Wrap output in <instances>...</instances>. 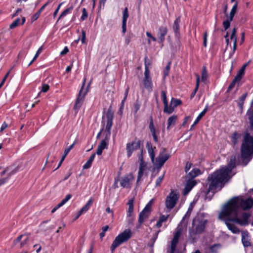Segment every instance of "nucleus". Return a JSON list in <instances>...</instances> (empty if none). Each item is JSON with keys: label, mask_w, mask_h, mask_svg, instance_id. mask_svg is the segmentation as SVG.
Instances as JSON below:
<instances>
[{"label": "nucleus", "mask_w": 253, "mask_h": 253, "mask_svg": "<svg viewBox=\"0 0 253 253\" xmlns=\"http://www.w3.org/2000/svg\"><path fill=\"white\" fill-rule=\"evenodd\" d=\"M131 235L130 230L126 229L124 230L116 237L111 246V250L114 251L121 244L127 242L131 238Z\"/></svg>", "instance_id": "nucleus-6"}, {"label": "nucleus", "mask_w": 253, "mask_h": 253, "mask_svg": "<svg viewBox=\"0 0 253 253\" xmlns=\"http://www.w3.org/2000/svg\"><path fill=\"white\" fill-rule=\"evenodd\" d=\"M140 107V103L138 102H136L134 104V108L135 111V113H137V111L139 110Z\"/></svg>", "instance_id": "nucleus-62"}, {"label": "nucleus", "mask_w": 253, "mask_h": 253, "mask_svg": "<svg viewBox=\"0 0 253 253\" xmlns=\"http://www.w3.org/2000/svg\"><path fill=\"white\" fill-rule=\"evenodd\" d=\"M143 149H141L140 151V153L138 155V159L140 161L139 164H146L143 160Z\"/></svg>", "instance_id": "nucleus-51"}, {"label": "nucleus", "mask_w": 253, "mask_h": 253, "mask_svg": "<svg viewBox=\"0 0 253 253\" xmlns=\"http://www.w3.org/2000/svg\"><path fill=\"white\" fill-rule=\"evenodd\" d=\"M29 241V236L27 234H22L19 236L13 241V244L16 245L19 243V248L21 249L26 246Z\"/></svg>", "instance_id": "nucleus-16"}, {"label": "nucleus", "mask_w": 253, "mask_h": 253, "mask_svg": "<svg viewBox=\"0 0 253 253\" xmlns=\"http://www.w3.org/2000/svg\"><path fill=\"white\" fill-rule=\"evenodd\" d=\"M237 82L238 81L237 80H235V79H234V80L232 81V82H231V83L228 87L227 90L228 92H229L235 86V85Z\"/></svg>", "instance_id": "nucleus-53"}, {"label": "nucleus", "mask_w": 253, "mask_h": 253, "mask_svg": "<svg viewBox=\"0 0 253 253\" xmlns=\"http://www.w3.org/2000/svg\"><path fill=\"white\" fill-rule=\"evenodd\" d=\"M151 134H152V135L154 138V140L155 141V142H158V138L157 136V134H156V129L155 128H154V129H151L150 130Z\"/></svg>", "instance_id": "nucleus-49"}, {"label": "nucleus", "mask_w": 253, "mask_h": 253, "mask_svg": "<svg viewBox=\"0 0 253 253\" xmlns=\"http://www.w3.org/2000/svg\"><path fill=\"white\" fill-rule=\"evenodd\" d=\"M180 17H177L174 21L172 28L176 36L179 34V24L180 23Z\"/></svg>", "instance_id": "nucleus-26"}, {"label": "nucleus", "mask_w": 253, "mask_h": 253, "mask_svg": "<svg viewBox=\"0 0 253 253\" xmlns=\"http://www.w3.org/2000/svg\"><path fill=\"white\" fill-rule=\"evenodd\" d=\"M85 40H86V33H85V32L84 30H82V31L81 41H82V43L83 44H84V43H86Z\"/></svg>", "instance_id": "nucleus-55"}, {"label": "nucleus", "mask_w": 253, "mask_h": 253, "mask_svg": "<svg viewBox=\"0 0 253 253\" xmlns=\"http://www.w3.org/2000/svg\"><path fill=\"white\" fill-rule=\"evenodd\" d=\"M196 86L192 92H194L195 94L196 93L199 87V84L200 82V77L198 74H196Z\"/></svg>", "instance_id": "nucleus-42"}, {"label": "nucleus", "mask_w": 253, "mask_h": 253, "mask_svg": "<svg viewBox=\"0 0 253 253\" xmlns=\"http://www.w3.org/2000/svg\"><path fill=\"white\" fill-rule=\"evenodd\" d=\"M12 172L8 173V176L6 178H3L0 179V186L5 183V182L9 179L10 176L13 174Z\"/></svg>", "instance_id": "nucleus-47"}, {"label": "nucleus", "mask_w": 253, "mask_h": 253, "mask_svg": "<svg viewBox=\"0 0 253 253\" xmlns=\"http://www.w3.org/2000/svg\"><path fill=\"white\" fill-rule=\"evenodd\" d=\"M182 103L181 101L179 99L172 98L170 101V106L167 105V111H164V112L168 114H171L174 110V108Z\"/></svg>", "instance_id": "nucleus-17"}, {"label": "nucleus", "mask_w": 253, "mask_h": 253, "mask_svg": "<svg viewBox=\"0 0 253 253\" xmlns=\"http://www.w3.org/2000/svg\"><path fill=\"white\" fill-rule=\"evenodd\" d=\"M109 227L108 225H106L102 227V232L99 234V236L101 239H102L105 236L107 231L109 229Z\"/></svg>", "instance_id": "nucleus-43"}, {"label": "nucleus", "mask_w": 253, "mask_h": 253, "mask_svg": "<svg viewBox=\"0 0 253 253\" xmlns=\"http://www.w3.org/2000/svg\"><path fill=\"white\" fill-rule=\"evenodd\" d=\"M134 177L132 174H127L121 178L120 185L123 188H130L131 182L134 180Z\"/></svg>", "instance_id": "nucleus-14"}, {"label": "nucleus", "mask_w": 253, "mask_h": 253, "mask_svg": "<svg viewBox=\"0 0 253 253\" xmlns=\"http://www.w3.org/2000/svg\"><path fill=\"white\" fill-rule=\"evenodd\" d=\"M128 12L127 7H126L123 11L122 20V32L125 34L126 31V21L128 17Z\"/></svg>", "instance_id": "nucleus-21"}, {"label": "nucleus", "mask_w": 253, "mask_h": 253, "mask_svg": "<svg viewBox=\"0 0 253 253\" xmlns=\"http://www.w3.org/2000/svg\"><path fill=\"white\" fill-rule=\"evenodd\" d=\"M242 242L244 246L245 247H248L251 245L249 240V233L247 231L242 232Z\"/></svg>", "instance_id": "nucleus-25"}, {"label": "nucleus", "mask_w": 253, "mask_h": 253, "mask_svg": "<svg viewBox=\"0 0 253 253\" xmlns=\"http://www.w3.org/2000/svg\"><path fill=\"white\" fill-rule=\"evenodd\" d=\"M200 174V170L198 169H194L188 173L186 176L187 179H193V178Z\"/></svg>", "instance_id": "nucleus-27"}, {"label": "nucleus", "mask_w": 253, "mask_h": 253, "mask_svg": "<svg viewBox=\"0 0 253 253\" xmlns=\"http://www.w3.org/2000/svg\"><path fill=\"white\" fill-rule=\"evenodd\" d=\"M119 181V178H116L114 180V182L113 184L112 187L113 189H116L118 188V182Z\"/></svg>", "instance_id": "nucleus-61"}, {"label": "nucleus", "mask_w": 253, "mask_h": 253, "mask_svg": "<svg viewBox=\"0 0 253 253\" xmlns=\"http://www.w3.org/2000/svg\"><path fill=\"white\" fill-rule=\"evenodd\" d=\"M178 198V192L176 190L171 189L170 193L166 199L165 205L168 210L166 212H169L175 206Z\"/></svg>", "instance_id": "nucleus-7"}, {"label": "nucleus", "mask_w": 253, "mask_h": 253, "mask_svg": "<svg viewBox=\"0 0 253 253\" xmlns=\"http://www.w3.org/2000/svg\"><path fill=\"white\" fill-rule=\"evenodd\" d=\"M241 151L242 159L251 160L250 157L253 153V137L248 132L244 135Z\"/></svg>", "instance_id": "nucleus-5"}, {"label": "nucleus", "mask_w": 253, "mask_h": 253, "mask_svg": "<svg viewBox=\"0 0 253 253\" xmlns=\"http://www.w3.org/2000/svg\"><path fill=\"white\" fill-rule=\"evenodd\" d=\"M76 143V142L74 141L72 145H71L68 148L65 149L64 151V153H65V155H67V154L69 153L71 150L74 147Z\"/></svg>", "instance_id": "nucleus-54"}, {"label": "nucleus", "mask_w": 253, "mask_h": 253, "mask_svg": "<svg viewBox=\"0 0 253 253\" xmlns=\"http://www.w3.org/2000/svg\"><path fill=\"white\" fill-rule=\"evenodd\" d=\"M253 206V199L249 198L244 200L239 197H234L229 200L223 206L222 214L230 215L233 216L232 220L241 226H247L249 224V219L251 215L241 211L240 208L246 210L250 209Z\"/></svg>", "instance_id": "nucleus-1"}, {"label": "nucleus", "mask_w": 253, "mask_h": 253, "mask_svg": "<svg viewBox=\"0 0 253 253\" xmlns=\"http://www.w3.org/2000/svg\"><path fill=\"white\" fill-rule=\"evenodd\" d=\"M208 220L201 215L196 216L192 221V226L189 229V238L195 242L199 235L204 233Z\"/></svg>", "instance_id": "nucleus-3"}, {"label": "nucleus", "mask_w": 253, "mask_h": 253, "mask_svg": "<svg viewBox=\"0 0 253 253\" xmlns=\"http://www.w3.org/2000/svg\"><path fill=\"white\" fill-rule=\"evenodd\" d=\"M42 50V46H41L37 50V51L35 56L34 57L33 59H32V60L29 64V65H28L29 66H30L34 62V61L38 58V57L39 56V54H40V53L41 52Z\"/></svg>", "instance_id": "nucleus-44"}, {"label": "nucleus", "mask_w": 253, "mask_h": 253, "mask_svg": "<svg viewBox=\"0 0 253 253\" xmlns=\"http://www.w3.org/2000/svg\"><path fill=\"white\" fill-rule=\"evenodd\" d=\"M93 200L90 198L84 206L79 211L76 219L78 218L84 212L87 211L90 208V206L92 204Z\"/></svg>", "instance_id": "nucleus-23"}, {"label": "nucleus", "mask_w": 253, "mask_h": 253, "mask_svg": "<svg viewBox=\"0 0 253 253\" xmlns=\"http://www.w3.org/2000/svg\"><path fill=\"white\" fill-rule=\"evenodd\" d=\"M177 119V116L176 115H172L170 117L168 120V126L167 129H169L170 127L172 126H174L176 120Z\"/></svg>", "instance_id": "nucleus-31"}, {"label": "nucleus", "mask_w": 253, "mask_h": 253, "mask_svg": "<svg viewBox=\"0 0 253 253\" xmlns=\"http://www.w3.org/2000/svg\"><path fill=\"white\" fill-rule=\"evenodd\" d=\"M95 157V154H92L91 156L89 157L87 161L85 163V164L83 166L84 169H88L90 168L91 166L92 163L93 162L94 158Z\"/></svg>", "instance_id": "nucleus-32"}, {"label": "nucleus", "mask_w": 253, "mask_h": 253, "mask_svg": "<svg viewBox=\"0 0 253 253\" xmlns=\"http://www.w3.org/2000/svg\"><path fill=\"white\" fill-rule=\"evenodd\" d=\"M106 125L105 128V132L106 133L105 138L100 142L98 146L96 154L98 155H101L103 150L107 149L109 137L111 134V129L113 125V120L114 118V113L112 110V106H110L106 114Z\"/></svg>", "instance_id": "nucleus-4"}, {"label": "nucleus", "mask_w": 253, "mask_h": 253, "mask_svg": "<svg viewBox=\"0 0 253 253\" xmlns=\"http://www.w3.org/2000/svg\"><path fill=\"white\" fill-rule=\"evenodd\" d=\"M241 137V134L237 133V132H235L233 133L232 136H231V141L234 145H235L238 143L239 139Z\"/></svg>", "instance_id": "nucleus-35"}, {"label": "nucleus", "mask_w": 253, "mask_h": 253, "mask_svg": "<svg viewBox=\"0 0 253 253\" xmlns=\"http://www.w3.org/2000/svg\"><path fill=\"white\" fill-rule=\"evenodd\" d=\"M87 17V13L85 8H83L82 11V15L81 16V19L82 20H84Z\"/></svg>", "instance_id": "nucleus-56"}, {"label": "nucleus", "mask_w": 253, "mask_h": 253, "mask_svg": "<svg viewBox=\"0 0 253 253\" xmlns=\"http://www.w3.org/2000/svg\"><path fill=\"white\" fill-rule=\"evenodd\" d=\"M161 96L164 103V111H167V105L168 104V100L167 99V94L165 91L162 90L161 92Z\"/></svg>", "instance_id": "nucleus-36"}, {"label": "nucleus", "mask_w": 253, "mask_h": 253, "mask_svg": "<svg viewBox=\"0 0 253 253\" xmlns=\"http://www.w3.org/2000/svg\"><path fill=\"white\" fill-rule=\"evenodd\" d=\"M63 3V2H61L60 3L58 6H57V8L56 9V10L54 11V13H53V17L55 18L56 17V16L57 15L60 8V7L62 5V4Z\"/></svg>", "instance_id": "nucleus-60"}, {"label": "nucleus", "mask_w": 253, "mask_h": 253, "mask_svg": "<svg viewBox=\"0 0 253 253\" xmlns=\"http://www.w3.org/2000/svg\"><path fill=\"white\" fill-rule=\"evenodd\" d=\"M247 115L248 116L251 128L253 129V100L251 103V105L250 109L247 112Z\"/></svg>", "instance_id": "nucleus-24"}, {"label": "nucleus", "mask_w": 253, "mask_h": 253, "mask_svg": "<svg viewBox=\"0 0 253 253\" xmlns=\"http://www.w3.org/2000/svg\"><path fill=\"white\" fill-rule=\"evenodd\" d=\"M232 21V20H230V18H229L223 22V26L225 30H227L230 27V22Z\"/></svg>", "instance_id": "nucleus-46"}, {"label": "nucleus", "mask_w": 253, "mask_h": 253, "mask_svg": "<svg viewBox=\"0 0 253 253\" xmlns=\"http://www.w3.org/2000/svg\"><path fill=\"white\" fill-rule=\"evenodd\" d=\"M223 211V207L222 208L221 212L218 215V218L225 221V223L227 226L228 229L230 230L233 233H239L240 232L239 229L234 224L230 223V222H234L237 223L236 221L232 220L233 218V216L230 215L222 214V213Z\"/></svg>", "instance_id": "nucleus-8"}, {"label": "nucleus", "mask_w": 253, "mask_h": 253, "mask_svg": "<svg viewBox=\"0 0 253 253\" xmlns=\"http://www.w3.org/2000/svg\"><path fill=\"white\" fill-rule=\"evenodd\" d=\"M207 32L206 31L204 34V41L203 44L205 47L207 46Z\"/></svg>", "instance_id": "nucleus-63"}, {"label": "nucleus", "mask_w": 253, "mask_h": 253, "mask_svg": "<svg viewBox=\"0 0 253 253\" xmlns=\"http://www.w3.org/2000/svg\"><path fill=\"white\" fill-rule=\"evenodd\" d=\"M9 73H10V71H8L6 74V75L4 76V78H3V79L2 80L0 84V88L2 87V86L3 85L4 83H5L7 78L8 77V76H9Z\"/></svg>", "instance_id": "nucleus-58"}, {"label": "nucleus", "mask_w": 253, "mask_h": 253, "mask_svg": "<svg viewBox=\"0 0 253 253\" xmlns=\"http://www.w3.org/2000/svg\"><path fill=\"white\" fill-rule=\"evenodd\" d=\"M49 88V86L47 84H44L42 86L41 92H46Z\"/></svg>", "instance_id": "nucleus-57"}, {"label": "nucleus", "mask_w": 253, "mask_h": 253, "mask_svg": "<svg viewBox=\"0 0 253 253\" xmlns=\"http://www.w3.org/2000/svg\"><path fill=\"white\" fill-rule=\"evenodd\" d=\"M236 165V157L232 156L230 159L227 166L222 167L216 170L208 177V181L209 183V188L205 192V195L217 188L220 189L223 186L224 182L227 180L229 174L231 172L232 170Z\"/></svg>", "instance_id": "nucleus-2"}, {"label": "nucleus", "mask_w": 253, "mask_h": 253, "mask_svg": "<svg viewBox=\"0 0 253 253\" xmlns=\"http://www.w3.org/2000/svg\"><path fill=\"white\" fill-rule=\"evenodd\" d=\"M52 0H48V1L44 4L41 7V8L39 9V10L38 11L39 12H40L41 13V12L43 10V9L45 8V7L49 4L50 3V2H52Z\"/></svg>", "instance_id": "nucleus-59"}, {"label": "nucleus", "mask_w": 253, "mask_h": 253, "mask_svg": "<svg viewBox=\"0 0 253 253\" xmlns=\"http://www.w3.org/2000/svg\"><path fill=\"white\" fill-rule=\"evenodd\" d=\"M134 201V199L133 198L129 199L128 201L127 205H128V208L127 210V215L128 217H130L133 213Z\"/></svg>", "instance_id": "nucleus-28"}, {"label": "nucleus", "mask_w": 253, "mask_h": 253, "mask_svg": "<svg viewBox=\"0 0 253 253\" xmlns=\"http://www.w3.org/2000/svg\"><path fill=\"white\" fill-rule=\"evenodd\" d=\"M237 6H238V3H237V1H236L234 5L232 7V9L230 13V15H229V18H230V20H232L233 19L234 15L236 13V11H237Z\"/></svg>", "instance_id": "nucleus-39"}, {"label": "nucleus", "mask_w": 253, "mask_h": 253, "mask_svg": "<svg viewBox=\"0 0 253 253\" xmlns=\"http://www.w3.org/2000/svg\"><path fill=\"white\" fill-rule=\"evenodd\" d=\"M196 86L192 92H194L195 94L196 93L199 87V84L200 82V77L198 74H196Z\"/></svg>", "instance_id": "nucleus-41"}, {"label": "nucleus", "mask_w": 253, "mask_h": 253, "mask_svg": "<svg viewBox=\"0 0 253 253\" xmlns=\"http://www.w3.org/2000/svg\"><path fill=\"white\" fill-rule=\"evenodd\" d=\"M147 167L146 164H139L137 182L141 180V178L143 175L147 176Z\"/></svg>", "instance_id": "nucleus-18"}, {"label": "nucleus", "mask_w": 253, "mask_h": 253, "mask_svg": "<svg viewBox=\"0 0 253 253\" xmlns=\"http://www.w3.org/2000/svg\"><path fill=\"white\" fill-rule=\"evenodd\" d=\"M41 14V13L39 11H38L37 13H36L32 17V20L33 21H35L37 20L40 16Z\"/></svg>", "instance_id": "nucleus-64"}, {"label": "nucleus", "mask_w": 253, "mask_h": 253, "mask_svg": "<svg viewBox=\"0 0 253 253\" xmlns=\"http://www.w3.org/2000/svg\"><path fill=\"white\" fill-rule=\"evenodd\" d=\"M146 148L148 150V153L151 158V160L152 163H154L155 155L154 153V149H156L155 147H153L152 144L150 142H147L146 144Z\"/></svg>", "instance_id": "nucleus-22"}, {"label": "nucleus", "mask_w": 253, "mask_h": 253, "mask_svg": "<svg viewBox=\"0 0 253 253\" xmlns=\"http://www.w3.org/2000/svg\"><path fill=\"white\" fill-rule=\"evenodd\" d=\"M142 141L140 140L135 139L130 143H128L126 145V150L127 156L128 158L130 157L132 153L141 147Z\"/></svg>", "instance_id": "nucleus-11"}, {"label": "nucleus", "mask_w": 253, "mask_h": 253, "mask_svg": "<svg viewBox=\"0 0 253 253\" xmlns=\"http://www.w3.org/2000/svg\"><path fill=\"white\" fill-rule=\"evenodd\" d=\"M85 83V79H84L83 82L82 86L80 90L78 97L76 99L75 104L74 106V109L78 110L80 108L84 102L85 96L87 92V88L84 89V86Z\"/></svg>", "instance_id": "nucleus-10"}, {"label": "nucleus", "mask_w": 253, "mask_h": 253, "mask_svg": "<svg viewBox=\"0 0 253 253\" xmlns=\"http://www.w3.org/2000/svg\"><path fill=\"white\" fill-rule=\"evenodd\" d=\"M191 209L190 208H189L187 211L186 212V213H185V215L184 216V217L182 218L181 221H180V222L179 223V224H180V226H182V224H183V225L184 226H187V222L185 223L184 222V220L185 218H189L190 216V214H191Z\"/></svg>", "instance_id": "nucleus-37"}, {"label": "nucleus", "mask_w": 253, "mask_h": 253, "mask_svg": "<svg viewBox=\"0 0 253 253\" xmlns=\"http://www.w3.org/2000/svg\"><path fill=\"white\" fill-rule=\"evenodd\" d=\"M208 110L207 107H206L198 115V116L196 119L193 125L191 126L190 130L192 129V128L196 126L199 122V121L201 119V118L205 115Z\"/></svg>", "instance_id": "nucleus-29"}, {"label": "nucleus", "mask_w": 253, "mask_h": 253, "mask_svg": "<svg viewBox=\"0 0 253 253\" xmlns=\"http://www.w3.org/2000/svg\"><path fill=\"white\" fill-rule=\"evenodd\" d=\"M72 197V195L69 194L67 195L65 198H64L61 202L60 204L62 205V206L65 204Z\"/></svg>", "instance_id": "nucleus-48"}, {"label": "nucleus", "mask_w": 253, "mask_h": 253, "mask_svg": "<svg viewBox=\"0 0 253 253\" xmlns=\"http://www.w3.org/2000/svg\"><path fill=\"white\" fill-rule=\"evenodd\" d=\"M151 201H150L139 213L138 218V227H140L141 224L144 222V221L149 217L151 212Z\"/></svg>", "instance_id": "nucleus-13"}, {"label": "nucleus", "mask_w": 253, "mask_h": 253, "mask_svg": "<svg viewBox=\"0 0 253 253\" xmlns=\"http://www.w3.org/2000/svg\"><path fill=\"white\" fill-rule=\"evenodd\" d=\"M180 224L178 225L177 227L176 228V231L174 234L173 238L171 241V253H173L175 251L176 246L178 242L179 238L181 235L182 229L180 227Z\"/></svg>", "instance_id": "nucleus-15"}, {"label": "nucleus", "mask_w": 253, "mask_h": 253, "mask_svg": "<svg viewBox=\"0 0 253 253\" xmlns=\"http://www.w3.org/2000/svg\"><path fill=\"white\" fill-rule=\"evenodd\" d=\"M236 29L235 28H234L232 30V33L230 36V39L233 40L234 42H235V40L236 41V42H237V37L236 35Z\"/></svg>", "instance_id": "nucleus-50"}, {"label": "nucleus", "mask_w": 253, "mask_h": 253, "mask_svg": "<svg viewBox=\"0 0 253 253\" xmlns=\"http://www.w3.org/2000/svg\"><path fill=\"white\" fill-rule=\"evenodd\" d=\"M164 177V174L159 176L156 181V186H159L161 184V182L163 181Z\"/></svg>", "instance_id": "nucleus-52"}, {"label": "nucleus", "mask_w": 253, "mask_h": 253, "mask_svg": "<svg viewBox=\"0 0 253 253\" xmlns=\"http://www.w3.org/2000/svg\"><path fill=\"white\" fill-rule=\"evenodd\" d=\"M245 74V72L243 71V69H240L238 72L237 75L235 77L234 79L238 82H240L243 76Z\"/></svg>", "instance_id": "nucleus-40"}, {"label": "nucleus", "mask_w": 253, "mask_h": 253, "mask_svg": "<svg viewBox=\"0 0 253 253\" xmlns=\"http://www.w3.org/2000/svg\"><path fill=\"white\" fill-rule=\"evenodd\" d=\"M196 184V182L195 180L188 179L183 190V194L184 195H187Z\"/></svg>", "instance_id": "nucleus-20"}, {"label": "nucleus", "mask_w": 253, "mask_h": 253, "mask_svg": "<svg viewBox=\"0 0 253 253\" xmlns=\"http://www.w3.org/2000/svg\"><path fill=\"white\" fill-rule=\"evenodd\" d=\"M169 215H162L159 219L158 222L156 223V227L157 228H160L162 225V223L166 222L168 218H169Z\"/></svg>", "instance_id": "nucleus-33"}, {"label": "nucleus", "mask_w": 253, "mask_h": 253, "mask_svg": "<svg viewBox=\"0 0 253 253\" xmlns=\"http://www.w3.org/2000/svg\"><path fill=\"white\" fill-rule=\"evenodd\" d=\"M22 22L20 23V19L19 18H17L15 20H14L10 25H9V28L10 29H13L15 28L16 27L19 26V25H23L25 22V18L23 17L22 19Z\"/></svg>", "instance_id": "nucleus-30"}, {"label": "nucleus", "mask_w": 253, "mask_h": 253, "mask_svg": "<svg viewBox=\"0 0 253 253\" xmlns=\"http://www.w3.org/2000/svg\"><path fill=\"white\" fill-rule=\"evenodd\" d=\"M208 79V75L206 67L205 66H203L201 74V81L204 82L205 84H206L207 81Z\"/></svg>", "instance_id": "nucleus-34"}, {"label": "nucleus", "mask_w": 253, "mask_h": 253, "mask_svg": "<svg viewBox=\"0 0 253 253\" xmlns=\"http://www.w3.org/2000/svg\"><path fill=\"white\" fill-rule=\"evenodd\" d=\"M147 57L145 58V72L144 77L143 79V84L144 87L149 91H152L153 89V83L150 76V72L146 64Z\"/></svg>", "instance_id": "nucleus-9"}, {"label": "nucleus", "mask_w": 253, "mask_h": 253, "mask_svg": "<svg viewBox=\"0 0 253 253\" xmlns=\"http://www.w3.org/2000/svg\"><path fill=\"white\" fill-rule=\"evenodd\" d=\"M168 31V29L167 27L161 26L159 28L158 36L159 39V42H163L165 40V37L167 35Z\"/></svg>", "instance_id": "nucleus-19"}, {"label": "nucleus", "mask_w": 253, "mask_h": 253, "mask_svg": "<svg viewBox=\"0 0 253 253\" xmlns=\"http://www.w3.org/2000/svg\"><path fill=\"white\" fill-rule=\"evenodd\" d=\"M166 149L163 148L162 151L159 153L158 157L155 159V165L158 168H161L165 163L169 159L170 157L169 154L166 153Z\"/></svg>", "instance_id": "nucleus-12"}, {"label": "nucleus", "mask_w": 253, "mask_h": 253, "mask_svg": "<svg viewBox=\"0 0 253 253\" xmlns=\"http://www.w3.org/2000/svg\"><path fill=\"white\" fill-rule=\"evenodd\" d=\"M170 68V63L169 62L168 64L166 66L164 71V78H165L167 76L169 75V72Z\"/></svg>", "instance_id": "nucleus-45"}, {"label": "nucleus", "mask_w": 253, "mask_h": 253, "mask_svg": "<svg viewBox=\"0 0 253 253\" xmlns=\"http://www.w3.org/2000/svg\"><path fill=\"white\" fill-rule=\"evenodd\" d=\"M73 6L71 5L69 7L67 8L65 10H64L59 16L58 19V21L59 20V19H61L62 17L65 16L67 14L71 13L72 10L73 9Z\"/></svg>", "instance_id": "nucleus-38"}]
</instances>
